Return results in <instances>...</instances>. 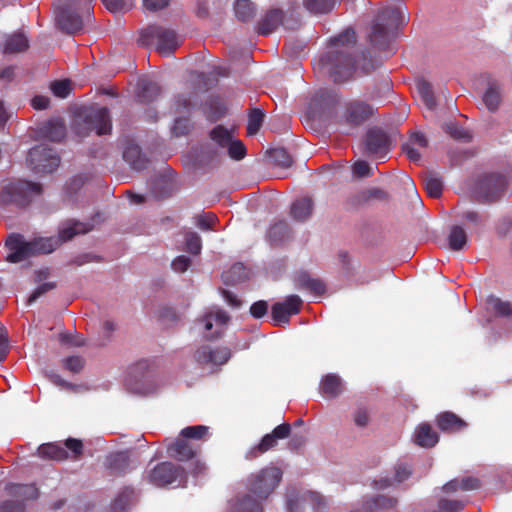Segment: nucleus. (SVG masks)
Masks as SVG:
<instances>
[{
    "mask_svg": "<svg viewBox=\"0 0 512 512\" xmlns=\"http://www.w3.org/2000/svg\"><path fill=\"white\" fill-rule=\"evenodd\" d=\"M90 230H92L91 224L74 221L71 225L62 228L57 238L48 237L25 241L23 235L12 233L5 242L8 250L6 261L19 263L39 254L51 253L63 242L71 240L75 235L85 234Z\"/></svg>",
    "mask_w": 512,
    "mask_h": 512,
    "instance_id": "nucleus-1",
    "label": "nucleus"
},
{
    "mask_svg": "<svg viewBox=\"0 0 512 512\" xmlns=\"http://www.w3.org/2000/svg\"><path fill=\"white\" fill-rule=\"evenodd\" d=\"M356 42V32L347 28L330 39V50L320 58V65L335 83H343L353 76L356 61L351 51Z\"/></svg>",
    "mask_w": 512,
    "mask_h": 512,
    "instance_id": "nucleus-2",
    "label": "nucleus"
},
{
    "mask_svg": "<svg viewBox=\"0 0 512 512\" xmlns=\"http://www.w3.org/2000/svg\"><path fill=\"white\" fill-rule=\"evenodd\" d=\"M95 0H59L55 5V23L63 33L74 35L93 21Z\"/></svg>",
    "mask_w": 512,
    "mask_h": 512,
    "instance_id": "nucleus-3",
    "label": "nucleus"
},
{
    "mask_svg": "<svg viewBox=\"0 0 512 512\" xmlns=\"http://www.w3.org/2000/svg\"><path fill=\"white\" fill-rule=\"evenodd\" d=\"M405 22V15L400 7H385L378 11L369 33L372 46L383 48L388 45L394 30Z\"/></svg>",
    "mask_w": 512,
    "mask_h": 512,
    "instance_id": "nucleus-4",
    "label": "nucleus"
},
{
    "mask_svg": "<svg viewBox=\"0 0 512 512\" xmlns=\"http://www.w3.org/2000/svg\"><path fill=\"white\" fill-rule=\"evenodd\" d=\"M72 129L80 137L88 136L91 132H96L97 135L109 134L112 129L109 109L101 107L86 110L75 119Z\"/></svg>",
    "mask_w": 512,
    "mask_h": 512,
    "instance_id": "nucleus-5",
    "label": "nucleus"
},
{
    "mask_svg": "<svg viewBox=\"0 0 512 512\" xmlns=\"http://www.w3.org/2000/svg\"><path fill=\"white\" fill-rule=\"evenodd\" d=\"M282 470L275 466H266L252 473L246 482L249 493L261 502L266 500L282 480Z\"/></svg>",
    "mask_w": 512,
    "mask_h": 512,
    "instance_id": "nucleus-6",
    "label": "nucleus"
},
{
    "mask_svg": "<svg viewBox=\"0 0 512 512\" xmlns=\"http://www.w3.org/2000/svg\"><path fill=\"white\" fill-rule=\"evenodd\" d=\"M138 43L142 46L155 45L156 50L162 55H169L180 46L175 31L159 25H149L143 29Z\"/></svg>",
    "mask_w": 512,
    "mask_h": 512,
    "instance_id": "nucleus-7",
    "label": "nucleus"
},
{
    "mask_svg": "<svg viewBox=\"0 0 512 512\" xmlns=\"http://www.w3.org/2000/svg\"><path fill=\"white\" fill-rule=\"evenodd\" d=\"M42 185L27 180H17L9 183L2 191V199L19 207L28 206L35 197L42 194Z\"/></svg>",
    "mask_w": 512,
    "mask_h": 512,
    "instance_id": "nucleus-8",
    "label": "nucleus"
},
{
    "mask_svg": "<svg viewBox=\"0 0 512 512\" xmlns=\"http://www.w3.org/2000/svg\"><path fill=\"white\" fill-rule=\"evenodd\" d=\"M507 188V179L499 173H487L479 176L475 184L474 193L482 203H493L504 196Z\"/></svg>",
    "mask_w": 512,
    "mask_h": 512,
    "instance_id": "nucleus-9",
    "label": "nucleus"
},
{
    "mask_svg": "<svg viewBox=\"0 0 512 512\" xmlns=\"http://www.w3.org/2000/svg\"><path fill=\"white\" fill-rule=\"evenodd\" d=\"M27 164L37 174H49L58 168L60 157L53 149L45 145H37L29 150Z\"/></svg>",
    "mask_w": 512,
    "mask_h": 512,
    "instance_id": "nucleus-10",
    "label": "nucleus"
},
{
    "mask_svg": "<svg viewBox=\"0 0 512 512\" xmlns=\"http://www.w3.org/2000/svg\"><path fill=\"white\" fill-rule=\"evenodd\" d=\"M374 113V108L365 101L351 100L348 101L340 116V123L356 128L370 119Z\"/></svg>",
    "mask_w": 512,
    "mask_h": 512,
    "instance_id": "nucleus-11",
    "label": "nucleus"
},
{
    "mask_svg": "<svg viewBox=\"0 0 512 512\" xmlns=\"http://www.w3.org/2000/svg\"><path fill=\"white\" fill-rule=\"evenodd\" d=\"M291 434V425L289 423H282L276 426L271 433H268L262 437L260 442L251 447L246 453V459H256L262 454L274 449L278 440H284Z\"/></svg>",
    "mask_w": 512,
    "mask_h": 512,
    "instance_id": "nucleus-12",
    "label": "nucleus"
},
{
    "mask_svg": "<svg viewBox=\"0 0 512 512\" xmlns=\"http://www.w3.org/2000/svg\"><path fill=\"white\" fill-rule=\"evenodd\" d=\"M392 148V140L385 130L374 126L365 135V149L368 155L383 159Z\"/></svg>",
    "mask_w": 512,
    "mask_h": 512,
    "instance_id": "nucleus-13",
    "label": "nucleus"
},
{
    "mask_svg": "<svg viewBox=\"0 0 512 512\" xmlns=\"http://www.w3.org/2000/svg\"><path fill=\"white\" fill-rule=\"evenodd\" d=\"M185 478L184 468L172 462H161L149 473V481L158 487H165Z\"/></svg>",
    "mask_w": 512,
    "mask_h": 512,
    "instance_id": "nucleus-14",
    "label": "nucleus"
},
{
    "mask_svg": "<svg viewBox=\"0 0 512 512\" xmlns=\"http://www.w3.org/2000/svg\"><path fill=\"white\" fill-rule=\"evenodd\" d=\"M231 358V350L226 346L203 345L194 353V359L199 365L221 366Z\"/></svg>",
    "mask_w": 512,
    "mask_h": 512,
    "instance_id": "nucleus-15",
    "label": "nucleus"
},
{
    "mask_svg": "<svg viewBox=\"0 0 512 512\" xmlns=\"http://www.w3.org/2000/svg\"><path fill=\"white\" fill-rule=\"evenodd\" d=\"M201 450L198 443L191 442L179 433L175 441L167 445L168 455L180 462H186L195 458Z\"/></svg>",
    "mask_w": 512,
    "mask_h": 512,
    "instance_id": "nucleus-16",
    "label": "nucleus"
},
{
    "mask_svg": "<svg viewBox=\"0 0 512 512\" xmlns=\"http://www.w3.org/2000/svg\"><path fill=\"white\" fill-rule=\"evenodd\" d=\"M302 306V300L297 295L288 296L284 302L272 305L271 315L275 325L287 324L292 315L298 314Z\"/></svg>",
    "mask_w": 512,
    "mask_h": 512,
    "instance_id": "nucleus-17",
    "label": "nucleus"
},
{
    "mask_svg": "<svg viewBox=\"0 0 512 512\" xmlns=\"http://www.w3.org/2000/svg\"><path fill=\"white\" fill-rule=\"evenodd\" d=\"M198 93L195 91L181 92L174 96L173 114L191 117L192 111L197 105Z\"/></svg>",
    "mask_w": 512,
    "mask_h": 512,
    "instance_id": "nucleus-18",
    "label": "nucleus"
},
{
    "mask_svg": "<svg viewBox=\"0 0 512 512\" xmlns=\"http://www.w3.org/2000/svg\"><path fill=\"white\" fill-rule=\"evenodd\" d=\"M136 466L137 465L133 463L129 453L126 451L111 454L106 462L107 469H109L113 475H125L136 468Z\"/></svg>",
    "mask_w": 512,
    "mask_h": 512,
    "instance_id": "nucleus-19",
    "label": "nucleus"
},
{
    "mask_svg": "<svg viewBox=\"0 0 512 512\" xmlns=\"http://www.w3.org/2000/svg\"><path fill=\"white\" fill-rule=\"evenodd\" d=\"M284 23V12L281 9H270L259 20L257 32L260 35L268 36Z\"/></svg>",
    "mask_w": 512,
    "mask_h": 512,
    "instance_id": "nucleus-20",
    "label": "nucleus"
},
{
    "mask_svg": "<svg viewBox=\"0 0 512 512\" xmlns=\"http://www.w3.org/2000/svg\"><path fill=\"white\" fill-rule=\"evenodd\" d=\"M437 427L445 433H456L464 430L467 423L453 412L445 411L436 418Z\"/></svg>",
    "mask_w": 512,
    "mask_h": 512,
    "instance_id": "nucleus-21",
    "label": "nucleus"
},
{
    "mask_svg": "<svg viewBox=\"0 0 512 512\" xmlns=\"http://www.w3.org/2000/svg\"><path fill=\"white\" fill-rule=\"evenodd\" d=\"M6 493L16 501H22L24 504L28 500L38 498V488L34 484L9 483L5 486Z\"/></svg>",
    "mask_w": 512,
    "mask_h": 512,
    "instance_id": "nucleus-22",
    "label": "nucleus"
},
{
    "mask_svg": "<svg viewBox=\"0 0 512 512\" xmlns=\"http://www.w3.org/2000/svg\"><path fill=\"white\" fill-rule=\"evenodd\" d=\"M229 512H263L262 502L250 494L238 495L230 501Z\"/></svg>",
    "mask_w": 512,
    "mask_h": 512,
    "instance_id": "nucleus-23",
    "label": "nucleus"
},
{
    "mask_svg": "<svg viewBox=\"0 0 512 512\" xmlns=\"http://www.w3.org/2000/svg\"><path fill=\"white\" fill-rule=\"evenodd\" d=\"M123 159L136 171L146 169L149 164V160L142 153L141 148L134 143L127 144L123 151Z\"/></svg>",
    "mask_w": 512,
    "mask_h": 512,
    "instance_id": "nucleus-24",
    "label": "nucleus"
},
{
    "mask_svg": "<svg viewBox=\"0 0 512 512\" xmlns=\"http://www.w3.org/2000/svg\"><path fill=\"white\" fill-rule=\"evenodd\" d=\"M39 131L42 137L52 142H60L66 136V126L62 119L47 121L41 126Z\"/></svg>",
    "mask_w": 512,
    "mask_h": 512,
    "instance_id": "nucleus-25",
    "label": "nucleus"
},
{
    "mask_svg": "<svg viewBox=\"0 0 512 512\" xmlns=\"http://www.w3.org/2000/svg\"><path fill=\"white\" fill-rule=\"evenodd\" d=\"M311 501L315 508H320L325 505L324 498L317 492H308L304 497H299L298 495L290 496L287 501V509L289 512H302L304 509V501Z\"/></svg>",
    "mask_w": 512,
    "mask_h": 512,
    "instance_id": "nucleus-26",
    "label": "nucleus"
},
{
    "mask_svg": "<svg viewBox=\"0 0 512 512\" xmlns=\"http://www.w3.org/2000/svg\"><path fill=\"white\" fill-rule=\"evenodd\" d=\"M313 207L314 203L310 197L296 199L291 205L290 216L297 222H304L312 215Z\"/></svg>",
    "mask_w": 512,
    "mask_h": 512,
    "instance_id": "nucleus-27",
    "label": "nucleus"
},
{
    "mask_svg": "<svg viewBox=\"0 0 512 512\" xmlns=\"http://www.w3.org/2000/svg\"><path fill=\"white\" fill-rule=\"evenodd\" d=\"M414 441L420 447L431 448L438 443L439 436L430 424L422 423L415 430Z\"/></svg>",
    "mask_w": 512,
    "mask_h": 512,
    "instance_id": "nucleus-28",
    "label": "nucleus"
},
{
    "mask_svg": "<svg viewBox=\"0 0 512 512\" xmlns=\"http://www.w3.org/2000/svg\"><path fill=\"white\" fill-rule=\"evenodd\" d=\"M320 391L328 399L339 396L343 392L342 379L333 373L325 375L320 383Z\"/></svg>",
    "mask_w": 512,
    "mask_h": 512,
    "instance_id": "nucleus-29",
    "label": "nucleus"
},
{
    "mask_svg": "<svg viewBox=\"0 0 512 512\" xmlns=\"http://www.w3.org/2000/svg\"><path fill=\"white\" fill-rule=\"evenodd\" d=\"M161 94V87L154 81L141 80L138 84L137 99L140 103L155 101Z\"/></svg>",
    "mask_w": 512,
    "mask_h": 512,
    "instance_id": "nucleus-30",
    "label": "nucleus"
},
{
    "mask_svg": "<svg viewBox=\"0 0 512 512\" xmlns=\"http://www.w3.org/2000/svg\"><path fill=\"white\" fill-rule=\"evenodd\" d=\"M37 454L43 459L63 461L68 458V453L64 447L58 443H44L37 449Z\"/></svg>",
    "mask_w": 512,
    "mask_h": 512,
    "instance_id": "nucleus-31",
    "label": "nucleus"
},
{
    "mask_svg": "<svg viewBox=\"0 0 512 512\" xmlns=\"http://www.w3.org/2000/svg\"><path fill=\"white\" fill-rule=\"evenodd\" d=\"M291 228L285 220L275 222L268 231V240L272 245H278L291 237Z\"/></svg>",
    "mask_w": 512,
    "mask_h": 512,
    "instance_id": "nucleus-32",
    "label": "nucleus"
},
{
    "mask_svg": "<svg viewBox=\"0 0 512 512\" xmlns=\"http://www.w3.org/2000/svg\"><path fill=\"white\" fill-rule=\"evenodd\" d=\"M412 474L411 468L406 464H398L395 466L394 478H382L375 482V487L385 489L393 485V482L402 483L406 481Z\"/></svg>",
    "mask_w": 512,
    "mask_h": 512,
    "instance_id": "nucleus-33",
    "label": "nucleus"
},
{
    "mask_svg": "<svg viewBox=\"0 0 512 512\" xmlns=\"http://www.w3.org/2000/svg\"><path fill=\"white\" fill-rule=\"evenodd\" d=\"M135 499L134 489L131 487H124L119 491L117 496L111 503L112 512H126V510L133 504Z\"/></svg>",
    "mask_w": 512,
    "mask_h": 512,
    "instance_id": "nucleus-34",
    "label": "nucleus"
},
{
    "mask_svg": "<svg viewBox=\"0 0 512 512\" xmlns=\"http://www.w3.org/2000/svg\"><path fill=\"white\" fill-rule=\"evenodd\" d=\"M29 41L23 33H14L6 38L3 52L5 54L21 53L28 49Z\"/></svg>",
    "mask_w": 512,
    "mask_h": 512,
    "instance_id": "nucleus-35",
    "label": "nucleus"
},
{
    "mask_svg": "<svg viewBox=\"0 0 512 512\" xmlns=\"http://www.w3.org/2000/svg\"><path fill=\"white\" fill-rule=\"evenodd\" d=\"M482 99L489 111L494 112L499 108L502 97L500 86L496 81L489 82Z\"/></svg>",
    "mask_w": 512,
    "mask_h": 512,
    "instance_id": "nucleus-36",
    "label": "nucleus"
},
{
    "mask_svg": "<svg viewBox=\"0 0 512 512\" xmlns=\"http://www.w3.org/2000/svg\"><path fill=\"white\" fill-rule=\"evenodd\" d=\"M487 305L488 309H490L497 317H512V303L510 301L502 300L496 296H489L487 298Z\"/></svg>",
    "mask_w": 512,
    "mask_h": 512,
    "instance_id": "nucleus-37",
    "label": "nucleus"
},
{
    "mask_svg": "<svg viewBox=\"0 0 512 512\" xmlns=\"http://www.w3.org/2000/svg\"><path fill=\"white\" fill-rule=\"evenodd\" d=\"M423 184L427 195L431 198H439L443 192L442 179L433 172H428L423 176Z\"/></svg>",
    "mask_w": 512,
    "mask_h": 512,
    "instance_id": "nucleus-38",
    "label": "nucleus"
},
{
    "mask_svg": "<svg viewBox=\"0 0 512 512\" xmlns=\"http://www.w3.org/2000/svg\"><path fill=\"white\" fill-rule=\"evenodd\" d=\"M449 248L453 251L462 250L467 244V234L463 227L454 225L447 236Z\"/></svg>",
    "mask_w": 512,
    "mask_h": 512,
    "instance_id": "nucleus-39",
    "label": "nucleus"
},
{
    "mask_svg": "<svg viewBox=\"0 0 512 512\" xmlns=\"http://www.w3.org/2000/svg\"><path fill=\"white\" fill-rule=\"evenodd\" d=\"M236 18L241 22L251 21L256 13V8L250 0H237L234 4Z\"/></svg>",
    "mask_w": 512,
    "mask_h": 512,
    "instance_id": "nucleus-40",
    "label": "nucleus"
},
{
    "mask_svg": "<svg viewBox=\"0 0 512 512\" xmlns=\"http://www.w3.org/2000/svg\"><path fill=\"white\" fill-rule=\"evenodd\" d=\"M339 94L331 89H319L313 96V101L323 108L334 107L339 102Z\"/></svg>",
    "mask_w": 512,
    "mask_h": 512,
    "instance_id": "nucleus-41",
    "label": "nucleus"
},
{
    "mask_svg": "<svg viewBox=\"0 0 512 512\" xmlns=\"http://www.w3.org/2000/svg\"><path fill=\"white\" fill-rule=\"evenodd\" d=\"M297 280L301 287L309 290L315 295H322L325 293V284L320 279H314L307 273H301Z\"/></svg>",
    "mask_w": 512,
    "mask_h": 512,
    "instance_id": "nucleus-42",
    "label": "nucleus"
},
{
    "mask_svg": "<svg viewBox=\"0 0 512 512\" xmlns=\"http://www.w3.org/2000/svg\"><path fill=\"white\" fill-rule=\"evenodd\" d=\"M210 428L205 425H195L183 428L180 433L183 437L190 440L191 442L197 443V441L205 440L209 435Z\"/></svg>",
    "mask_w": 512,
    "mask_h": 512,
    "instance_id": "nucleus-43",
    "label": "nucleus"
},
{
    "mask_svg": "<svg viewBox=\"0 0 512 512\" xmlns=\"http://www.w3.org/2000/svg\"><path fill=\"white\" fill-rule=\"evenodd\" d=\"M269 157L275 165L282 168H289L293 164V158L283 147L272 148L269 150Z\"/></svg>",
    "mask_w": 512,
    "mask_h": 512,
    "instance_id": "nucleus-44",
    "label": "nucleus"
},
{
    "mask_svg": "<svg viewBox=\"0 0 512 512\" xmlns=\"http://www.w3.org/2000/svg\"><path fill=\"white\" fill-rule=\"evenodd\" d=\"M174 122L171 127V133L175 137L187 135L193 127L191 117L183 115H174Z\"/></svg>",
    "mask_w": 512,
    "mask_h": 512,
    "instance_id": "nucleus-45",
    "label": "nucleus"
},
{
    "mask_svg": "<svg viewBox=\"0 0 512 512\" xmlns=\"http://www.w3.org/2000/svg\"><path fill=\"white\" fill-rule=\"evenodd\" d=\"M417 89L425 106L430 110L434 109L436 106V100L432 85L429 82L422 80L417 83Z\"/></svg>",
    "mask_w": 512,
    "mask_h": 512,
    "instance_id": "nucleus-46",
    "label": "nucleus"
},
{
    "mask_svg": "<svg viewBox=\"0 0 512 512\" xmlns=\"http://www.w3.org/2000/svg\"><path fill=\"white\" fill-rule=\"evenodd\" d=\"M304 7L313 14H327L334 5L333 0H304Z\"/></svg>",
    "mask_w": 512,
    "mask_h": 512,
    "instance_id": "nucleus-47",
    "label": "nucleus"
},
{
    "mask_svg": "<svg viewBox=\"0 0 512 512\" xmlns=\"http://www.w3.org/2000/svg\"><path fill=\"white\" fill-rule=\"evenodd\" d=\"M397 499L385 495H377L366 502L367 510L391 509L397 505Z\"/></svg>",
    "mask_w": 512,
    "mask_h": 512,
    "instance_id": "nucleus-48",
    "label": "nucleus"
},
{
    "mask_svg": "<svg viewBox=\"0 0 512 512\" xmlns=\"http://www.w3.org/2000/svg\"><path fill=\"white\" fill-rule=\"evenodd\" d=\"M264 121V113L261 109L254 108L248 115L247 134L252 136L258 133Z\"/></svg>",
    "mask_w": 512,
    "mask_h": 512,
    "instance_id": "nucleus-49",
    "label": "nucleus"
},
{
    "mask_svg": "<svg viewBox=\"0 0 512 512\" xmlns=\"http://www.w3.org/2000/svg\"><path fill=\"white\" fill-rule=\"evenodd\" d=\"M105 8L111 13H125L130 11L135 0H101Z\"/></svg>",
    "mask_w": 512,
    "mask_h": 512,
    "instance_id": "nucleus-50",
    "label": "nucleus"
},
{
    "mask_svg": "<svg viewBox=\"0 0 512 512\" xmlns=\"http://www.w3.org/2000/svg\"><path fill=\"white\" fill-rule=\"evenodd\" d=\"M202 110L207 118L212 121H216L224 115L223 107L219 100L216 98H211L208 102H206L202 106Z\"/></svg>",
    "mask_w": 512,
    "mask_h": 512,
    "instance_id": "nucleus-51",
    "label": "nucleus"
},
{
    "mask_svg": "<svg viewBox=\"0 0 512 512\" xmlns=\"http://www.w3.org/2000/svg\"><path fill=\"white\" fill-rule=\"evenodd\" d=\"M210 137L221 147H227L232 140L231 132L222 125L214 127L210 132Z\"/></svg>",
    "mask_w": 512,
    "mask_h": 512,
    "instance_id": "nucleus-52",
    "label": "nucleus"
},
{
    "mask_svg": "<svg viewBox=\"0 0 512 512\" xmlns=\"http://www.w3.org/2000/svg\"><path fill=\"white\" fill-rule=\"evenodd\" d=\"M444 131L455 140L469 142L471 140L470 133L455 122H449L444 125Z\"/></svg>",
    "mask_w": 512,
    "mask_h": 512,
    "instance_id": "nucleus-53",
    "label": "nucleus"
},
{
    "mask_svg": "<svg viewBox=\"0 0 512 512\" xmlns=\"http://www.w3.org/2000/svg\"><path fill=\"white\" fill-rule=\"evenodd\" d=\"M185 246L186 250L193 254L198 255L202 249V240L201 237L195 232H189L185 236Z\"/></svg>",
    "mask_w": 512,
    "mask_h": 512,
    "instance_id": "nucleus-54",
    "label": "nucleus"
},
{
    "mask_svg": "<svg viewBox=\"0 0 512 512\" xmlns=\"http://www.w3.org/2000/svg\"><path fill=\"white\" fill-rule=\"evenodd\" d=\"M50 89L52 93L59 98H66L71 92L69 80H57L51 83Z\"/></svg>",
    "mask_w": 512,
    "mask_h": 512,
    "instance_id": "nucleus-55",
    "label": "nucleus"
},
{
    "mask_svg": "<svg viewBox=\"0 0 512 512\" xmlns=\"http://www.w3.org/2000/svg\"><path fill=\"white\" fill-rule=\"evenodd\" d=\"M228 154L234 160H241L246 155V147L240 140H231L227 145Z\"/></svg>",
    "mask_w": 512,
    "mask_h": 512,
    "instance_id": "nucleus-56",
    "label": "nucleus"
},
{
    "mask_svg": "<svg viewBox=\"0 0 512 512\" xmlns=\"http://www.w3.org/2000/svg\"><path fill=\"white\" fill-rule=\"evenodd\" d=\"M460 217L475 227L483 226L487 217L474 210H466L460 214Z\"/></svg>",
    "mask_w": 512,
    "mask_h": 512,
    "instance_id": "nucleus-57",
    "label": "nucleus"
},
{
    "mask_svg": "<svg viewBox=\"0 0 512 512\" xmlns=\"http://www.w3.org/2000/svg\"><path fill=\"white\" fill-rule=\"evenodd\" d=\"M64 448L71 451V458L76 460L79 459L83 454V443L81 440L76 438H68L64 442Z\"/></svg>",
    "mask_w": 512,
    "mask_h": 512,
    "instance_id": "nucleus-58",
    "label": "nucleus"
},
{
    "mask_svg": "<svg viewBox=\"0 0 512 512\" xmlns=\"http://www.w3.org/2000/svg\"><path fill=\"white\" fill-rule=\"evenodd\" d=\"M438 508L443 512H461L464 508V503L458 500L440 499Z\"/></svg>",
    "mask_w": 512,
    "mask_h": 512,
    "instance_id": "nucleus-59",
    "label": "nucleus"
},
{
    "mask_svg": "<svg viewBox=\"0 0 512 512\" xmlns=\"http://www.w3.org/2000/svg\"><path fill=\"white\" fill-rule=\"evenodd\" d=\"M26 505L22 501L7 499L0 502V512H25Z\"/></svg>",
    "mask_w": 512,
    "mask_h": 512,
    "instance_id": "nucleus-60",
    "label": "nucleus"
},
{
    "mask_svg": "<svg viewBox=\"0 0 512 512\" xmlns=\"http://www.w3.org/2000/svg\"><path fill=\"white\" fill-rule=\"evenodd\" d=\"M196 225L201 230H209L213 227L215 222L218 220L214 213H205L196 216Z\"/></svg>",
    "mask_w": 512,
    "mask_h": 512,
    "instance_id": "nucleus-61",
    "label": "nucleus"
},
{
    "mask_svg": "<svg viewBox=\"0 0 512 512\" xmlns=\"http://www.w3.org/2000/svg\"><path fill=\"white\" fill-rule=\"evenodd\" d=\"M65 369L72 373H79L84 367V360L80 356H70L63 360Z\"/></svg>",
    "mask_w": 512,
    "mask_h": 512,
    "instance_id": "nucleus-62",
    "label": "nucleus"
},
{
    "mask_svg": "<svg viewBox=\"0 0 512 512\" xmlns=\"http://www.w3.org/2000/svg\"><path fill=\"white\" fill-rule=\"evenodd\" d=\"M56 287V283L47 282L39 285L29 296L27 304L30 305L35 302L38 298L46 294L48 291L53 290Z\"/></svg>",
    "mask_w": 512,
    "mask_h": 512,
    "instance_id": "nucleus-63",
    "label": "nucleus"
},
{
    "mask_svg": "<svg viewBox=\"0 0 512 512\" xmlns=\"http://www.w3.org/2000/svg\"><path fill=\"white\" fill-rule=\"evenodd\" d=\"M352 170L353 173L359 178L369 177L373 174L370 165L363 160L355 162L352 167Z\"/></svg>",
    "mask_w": 512,
    "mask_h": 512,
    "instance_id": "nucleus-64",
    "label": "nucleus"
}]
</instances>
